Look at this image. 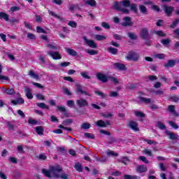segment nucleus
<instances>
[{
	"mask_svg": "<svg viewBox=\"0 0 179 179\" xmlns=\"http://www.w3.org/2000/svg\"><path fill=\"white\" fill-rule=\"evenodd\" d=\"M61 171H62V169H61V166H51L50 170L42 169V173L48 178H51V177L59 178Z\"/></svg>",
	"mask_w": 179,
	"mask_h": 179,
	"instance_id": "obj_1",
	"label": "nucleus"
},
{
	"mask_svg": "<svg viewBox=\"0 0 179 179\" xmlns=\"http://www.w3.org/2000/svg\"><path fill=\"white\" fill-rule=\"evenodd\" d=\"M123 6V7H122ZM131 6V1L129 0H124L118 3L117 2H115L113 5L114 9L116 10H120L122 13H126L129 15V10L125 8H129Z\"/></svg>",
	"mask_w": 179,
	"mask_h": 179,
	"instance_id": "obj_2",
	"label": "nucleus"
},
{
	"mask_svg": "<svg viewBox=\"0 0 179 179\" xmlns=\"http://www.w3.org/2000/svg\"><path fill=\"white\" fill-rule=\"evenodd\" d=\"M126 59L128 61H134V62H137L139 59V55L135 52H129L128 55L126 56Z\"/></svg>",
	"mask_w": 179,
	"mask_h": 179,
	"instance_id": "obj_3",
	"label": "nucleus"
},
{
	"mask_svg": "<svg viewBox=\"0 0 179 179\" xmlns=\"http://www.w3.org/2000/svg\"><path fill=\"white\" fill-rule=\"evenodd\" d=\"M140 37L143 38V40H149V38H150L149 29H148V28H142L140 32Z\"/></svg>",
	"mask_w": 179,
	"mask_h": 179,
	"instance_id": "obj_4",
	"label": "nucleus"
},
{
	"mask_svg": "<svg viewBox=\"0 0 179 179\" xmlns=\"http://www.w3.org/2000/svg\"><path fill=\"white\" fill-rule=\"evenodd\" d=\"M166 135L169 137L171 141H179V136L178 134L171 132L169 130L165 131Z\"/></svg>",
	"mask_w": 179,
	"mask_h": 179,
	"instance_id": "obj_5",
	"label": "nucleus"
},
{
	"mask_svg": "<svg viewBox=\"0 0 179 179\" xmlns=\"http://www.w3.org/2000/svg\"><path fill=\"white\" fill-rule=\"evenodd\" d=\"M96 78L98 80H100L103 83H107V82H108V77H107L104 73H97Z\"/></svg>",
	"mask_w": 179,
	"mask_h": 179,
	"instance_id": "obj_6",
	"label": "nucleus"
},
{
	"mask_svg": "<svg viewBox=\"0 0 179 179\" xmlns=\"http://www.w3.org/2000/svg\"><path fill=\"white\" fill-rule=\"evenodd\" d=\"M83 38L86 44H87L88 47H90V48H97V43L94 41L87 39L86 36H83Z\"/></svg>",
	"mask_w": 179,
	"mask_h": 179,
	"instance_id": "obj_7",
	"label": "nucleus"
},
{
	"mask_svg": "<svg viewBox=\"0 0 179 179\" xmlns=\"http://www.w3.org/2000/svg\"><path fill=\"white\" fill-rule=\"evenodd\" d=\"M48 55H50L53 59H61L62 58V55H61V53L59 52H48Z\"/></svg>",
	"mask_w": 179,
	"mask_h": 179,
	"instance_id": "obj_8",
	"label": "nucleus"
},
{
	"mask_svg": "<svg viewBox=\"0 0 179 179\" xmlns=\"http://www.w3.org/2000/svg\"><path fill=\"white\" fill-rule=\"evenodd\" d=\"M95 124H96V126L99 127L100 128H106V127H108V125H111L109 120H98L95 122Z\"/></svg>",
	"mask_w": 179,
	"mask_h": 179,
	"instance_id": "obj_9",
	"label": "nucleus"
},
{
	"mask_svg": "<svg viewBox=\"0 0 179 179\" xmlns=\"http://www.w3.org/2000/svg\"><path fill=\"white\" fill-rule=\"evenodd\" d=\"M131 18L130 17H124L123 18V22L122 23V26L124 27H128L129 26H132L134 23L132 22Z\"/></svg>",
	"mask_w": 179,
	"mask_h": 179,
	"instance_id": "obj_10",
	"label": "nucleus"
},
{
	"mask_svg": "<svg viewBox=\"0 0 179 179\" xmlns=\"http://www.w3.org/2000/svg\"><path fill=\"white\" fill-rule=\"evenodd\" d=\"M128 127L136 132L139 131V127H138V123L136 122L130 121L128 124Z\"/></svg>",
	"mask_w": 179,
	"mask_h": 179,
	"instance_id": "obj_11",
	"label": "nucleus"
},
{
	"mask_svg": "<svg viewBox=\"0 0 179 179\" xmlns=\"http://www.w3.org/2000/svg\"><path fill=\"white\" fill-rule=\"evenodd\" d=\"M76 87L77 89L78 93H80L81 94H85V96H92V94L87 93L86 91H83L82 88V85L79 83H76Z\"/></svg>",
	"mask_w": 179,
	"mask_h": 179,
	"instance_id": "obj_12",
	"label": "nucleus"
},
{
	"mask_svg": "<svg viewBox=\"0 0 179 179\" xmlns=\"http://www.w3.org/2000/svg\"><path fill=\"white\" fill-rule=\"evenodd\" d=\"M76 104L78 107H87L89 106V103H87V101L80 99L76 101Z\"/></svg>",
	"mask_w": 179,
	"mask_h": 179,
	"instance_id": "obj_13",
	"label": "nucleus"
},
{
	"mask_svg": "<svg viewBox=\"0 0 179 179\" xmlns=\"http://www.w3.org/2000/svg\"><path fill=\"white\" fill-rule=\"evenodd\" d=\"M164 10L167 16H171V13H173V10L174 8L171 6H168L167 5L164 6Z\"/></svg>",
	"mask_w": 179,
	"mask_h": 179,
	"instance_id": "obj_14",
	"label": "nucleus"
},
{
	"mask_svg": "<svg viewBox=\"0 0 179 179\" xmlns=\"http://www.w3.org/2000/svg\"><path fill=\"white\" fill-rule=\"evenodd\" d=\"M168 111L171 113L175 117H178V113L176 111V106L174 105L168 106Z\"/></svg>",
	"mask_w": 179,
	"mask_h": 179,
	"instance_id": "obj_15",
	"label": "nucleus"
},
{
	"mask_svg": "<svg viewBox=\"0 0 179 179\" xmlns=\"http://www.w3.org/2000/svg\"><path fill=\"white\" fill-rule=\"evenodd\" d=\"M113 66L114 68H115V69H120V71H127V67L125 66V64L115 63L113 64Z\"/></svg>",
	"mask_w": 179,
	"mask_h": 179,
	"instance_id": "obj_16",
	"label": "nucleus"
},
{
	"mask_svg": "<svg viewBox=\"0 0 179 179\" xmlns=\"http://www.w3.org/2000/svg\"><path fill=\"white\" fill-rule=\"evenodd\" d=\"M148 171V167L145 165H138L136 168L137 173H146Z\"/></svg>",
	"mask_w": 179,
	"mask_h": 179,
	"instance_id": "obj_17",
	"label": "nucleus"
},
{
	"mask_svg": "<svg viewBox=\"0 0 179 179\" xmlns=\"http://www.w3.org/2000/svg\"><path fill=\"white\" fill-rule=\"evenodd\" d=\"M138 99L141 103H145V104H152V103H155L152 99L143 96H139Z\"/></svg>",
	"mask_w": 179,
	"mask_h": 179,
	"instance_id": "obj_18",
	"label": "nucleus"
},
{
	"mask_svg": "<svg viewBox=\"0 0 179 179\" xmlns=\"http://www.w3.org/2000/svg\"><path fill=\"white\" fill-rule=\"evenodd\" d=\"M176 66V60L169 59L168 62L164 64V68H173Z\"/></svg>",
	"mask_w": 179,
	"mask_h": 179,
	"instance_id": "obj_19",
	"label": "nucleus"
},
{
	"mask_svg": "<svg viewBox=\"0 0 179 179\" xmlns=\"http://www.w3.org/2000/svg\"><path fill=\"white\" fill-rule=\"evenodd\" d=\"M11 103L14 106H17V104H23L24 103V99L19 98L17 101L11 100Z\"/></svg>",
	"mask_w": 179,
	"mask_h": 179,
	"instance_id": "obj_20",
	"label": "nucleus"
},
{
	"mask_svg": "<svg viewBox=\"0 0 179 179\" xmlns=\"http://www.w3.org/2000/svg\"><path fill=\"white\" fill-rule=\"evenodd\" d=\"M25 94L27 99H29V100H31V99H33V94H31V90H30V88L25 89Z\"/></svg>",
	"mask_w": 179,
	"mask_h": 179,
	"instance_id": "obj_21",
	"label": "nucleus"
},
{
	"mask_svg": "<svg viewBox=\"0 0 179 179\" xmlns=\"http://www.w3.org/2000/svg\"><path fill=\"white\" fill-rule=\"evenodd\" d=\"M107 51H108V52L110 54H113V55H117V54H118V49L113 47L108 48Z\"/></svg>",
	"mask_w": 179,
	"mask_h": 179,
	"instance_id": "obj_22",
	"label": "nucleus"
},
{
	"mask_svg": "<svg viewBox=\"0 0 179 179\" xmlns=\"http://www.w3.org/2000/svg\"><path fill=\"white\" fill-rule=\"evenodd\" d=\"M66 51L67 54H69V55H72L73 57H76V55H78V52L73 50V49L66 48Z\"/></svg>",
	"mask_w": 179,
	"mask_h": 179,
	"instance_id": "obj_23",
	"label": "nucleus"
},
{
	"mask_svg": "<svg viewBox=\"0 0 179 179\" xmlns=\"http://www.w3.org/2000/svg\"><path fill=\"white\" fill-rule=\"evenodd\" d=\"M7 128H8L10 131H15L16 126H15V124L12 122H7Z\"/></svg>",
	"mask_w": 179,
	"mask_h": 179,
	"instance_id": "obj_24",
	"label": "nucleus"
},
{
	"mask_svg": "<svg viewBox=\"0 0 179 179\" xmlns=\"http://www.w3.org/2000/svg\"><path fill=\"white\" fill-rule=\"evenodd\" d=\"M74 168L79 173H82V171H83V167H82V164L79 162L76 163Z\"/></svg>",
	"mask_w": 179,
	"mask_h": 179,
	"instance_id": "obj_25",
	"label": "nucleus"
},
{
	"mask_svg": "<svg viewBox=\"0 0 179 179\" xmlns=\"http://www.w3.org/2000/svg\"><path fill=\"white\" fill-rule=\"evenodd\" d=\"M139 10L141 13H143V15H148V8L143 5L139 6Z\"/></svg>",
	"mask_w": 179,
	"mask_h": 179,
	"instance_id": "obj_26",
	"label": "nucleus"
},
{
	"mask_svg": "<svg viewBox=\"0 0 179 179\" xmlns=\"http://www.w3.org/2000/svg\"><path fill=\"white\" fill-rule=\"evenodd\" d=\"M36 132L38 134V135H43L44 129L41 126H38L36 127Z\"/></svg>",
	"mask_w": 179,
	"mask_h": 179,
	"instance_id": "obj_27",
	"label": "nucleus"
},
{
	"mask_svg": "<svg viewBox=\"0 0 179 179\" xmlns=\"http://www.w3.org/2000/svg\"><path fill=\"white\" fill-rule=\"evenodd\" d=\"M129 8H130V10H131L134 13H138V6L136 3H131Z\"/></svg>",
	"mask_w": 179,
	"mask_h": 179,
	"instance_id": "obj_28",
	"label": "nucleus"
},
{
	"mask_svg": "<svg viewBox=\"0 0 179 179\" xmlns=\"http://www.w3.org/2000/svg\"><path fill=\"white\" fill-rule=\"evenodd\" d=\"M154 34H156L158 37H166L167 36L163 31H154Z\"/></svg>",
	"mask_w": 179,
	"mask_h": 179,
	"instance_id": "obj_29",
	"label": "nucleus"
},
{
	"mask_svg": "<svg viewBox=\"0 0 179 179\" xmlns=\"http://www.w3.org/2000/svg\"><path fill=\"white\" fill-rule=\"evenodd\" d=\"M28 75H29L31 78H33V79H38L39 78L38 75L36 74L33 70L29 71Z\"/></svg>",
	"mask_w": 179,
	"mask_h": 179,
	"instance_id": "obj_30",
	"label": "nucleus"
},
{
	"mask_svg": "<svg viewBox=\"0 0 179 179\" xmlns=\"http://www.w3.org/2000/svg\"><path fill=\"white\" fill-rule=\"evenodd\" d=\"M0 19H4L6 22H8V20H9V15L1 12L0 13Z\"/></svg>",
	"mask_w": 179,
	"mask_h": 179,
	"instance_id": "obj_31",
	"label": "nucleus"
},
{
	"mask_svg": "<svg viewBox=\"0 0 179 179\" xmlns=\"http://www.w3.org/2000/svg\"><path fill=\"white\" fill-rule=\"evenodd\" d=\"M3 93H6V94H10V95H12V94H15V90L13 89V88H10V89H3Z\"/></svg>",
	"mask_w": 179,
	"mask_h": 179,
	"instance_id": "obj_32",
	"label": "nucleus"
},
{
	"mask_svg": "<svg viewBox=\"0 0 179 179\" xmlns=\"http://www.w3.org/2000/svg\"><path fill=\"white\" fill-rule=\"evenodd\" d=\"M46 47H48V48H50V50H58V47L57 45H55V44L54 43H48L46 45Z\"/></svg>",
	"mask_w": 179,
	"mask_h": 179,
	"instance_id": "obj_33",
	"label": "nucleus"
},
{
	"mask_svg": "<svg viewBox=\"0 0 179 179\" xmlns=\"http://www.w3.org/2000/svg\"><path fill=\"white\" fill-rule=\"evenodd\" d=\"M124 179H141V177L138 176L124 175Z\"/></svg>",
	"mask_w": 179,
	"mask_h": 179,
	"instance_id": "obj_34",
	"label": "nucleus"
},
{
	"mask_svg": "<svg viewBox=\"0 0 179 179\" xmlns=\"http://www.w3.org/2000/svg\"><path fill=\"white\" fill-rule=\"evenodd\" d=\"M127 36L131 40H136L138 38V36L134 32H129Z\"/></svg>",
	"mask_w": 179,
	"mask_h": 179,
	"instance_id": "obj_35",
	"label": "nucleus"
},
{
	"mask_svg": "<svg viewBox=\"0 0 179 179\" xmlns=\"http://www.w3.org/2000/svg\"><path fill=\"white\" fill-rule=\"evenodd\" d=\"M67 24L73 29H76V27H78V23H76L75 21H69Z\"/></svg>",
	"mask_w": 179,
	"mask_h": 179,
	"instance_id": "obj_36",
	"label": "nucleus"
},
{
	"mask_svg": "<svg viewBox=\"0 0 179 179\" xmlns=\"http://www.w3.org/2000/svg\"><path fill=\"white\" fill-rule=\"evenodd\" d=\"M95 38L98 41H103L106 40L107 38L103 35H95Z\"/></svg>",
	"mask_w": 179,
	"mask_h": 179,
	"instance_id": "obj_37",
	"label": "nucleus"
},
{
	"mask_svg": "<svg viewBox=\"0 0 179 179\" xmlns=\"http://www.w3.org/2000/svg\"><path fill=\"white\" fill-rule=\"evenodd\" d=\"M171 101H173V103H179V96L177 95H173L170 97Z\"/></svg>",
	"mask_w": 179,
	"mask_h": 179,
	"instance_id": "obj_38",
	"label": "nucleus"
},
{
	"mask_svg": "<svg viewBox=\"0 0 179 179\" xmlns=\"http://www.w3.org/2000/svg\"><path fill=\"white\" fill-rule=\"evenodd\" d=\"M101 117H103V118H113V115L111 113H101Z\"/></svg>",
	"mask_w": 179,
	"mask_h": 179,
	"instance_id": "obj_39",
	"label": "nucleus"
},
{
	"mask_svg": "<svg viewBox=\"0 0 179 179\" xmlns=\"http://www.w3.org/2000/svg\"><path fill=\"white\" fill-rule=\"evenodd\" d=\"M94 93L98 96H100L101 99H106V97L108 96L106 94H104L100 91H95Z\"/></svg>",
	"mask_w": 179,
	"mask_h": 179,
	"instance_id": "obj_40",
	"label": "nucleus"
},
{
	"mask_svg": "<svg viewBox=\"0 0 179 179\" xmlns=\"http://www.w3.org/2000/svg\"><path fill=\"white\" fill-rule=\"evenodd\" d=\"M157 127L158 128H159V129H162V131H164V129H166V125H164V124L162 123V122H157Z\"/></svg>",
	"mask_w": 179,
	"mask_h": 179,
	"instance_id": "obj_41",
	"label": "nucleus"
},
{
	"mask_svg": "<svg viewBox=\"0 0 179 179\" xmlns=\"http://www.w3.org/2000/svg\"><path fill=\"white\" fill-rule=\"evenodd\" d=\"M85 3L86 5H90V6H96V1L94 0H87Z\"/></svg>",
	"mask_w": 179,
	"mask_h": 179,
	"instance_id": "obj_42",
	"label": "nucleus"
},
{
	"mask_svg": "<svg viewBox=\"0 0 179 179\" xmlns=\"http://www.w3.org/2000/svg\"><path fill=\"white\" fill-rule=\"evenodd\" d=\"M162 44H163V45H169V43H171V41L170 40V38H167L166 39H162L161 41Z\"/></svg>",
	"mask_w": 179,
	"mask_h": 179,
	"instance_id": "obj_43",
	"label": "nucleus"
},
{
	"mask_svg": "<svg viewBox=\"0 0 179 179\" xmlns=\"http://www.w3.org/2000/svg\"><path fill=\"white\" fill-rule=\"evenodd\" d=\"M38 107L40 108H46V110H50V107L44 103H39L37 104Z\"/></svg>",
	"mask_w": 179,
	"mask_h": 179,
	"instance_id": "obj_44",
	"label": "nucleus"
},
{
	"mask_svg": "<svg viewBox=\"0 0 179 179\" xmlns=\"http://www.w3.org/2000/svg\"><path fill=\"white\" fill-rule=\"evenodd\" d=\"M80 75H81V76H83V78H84V79H91L92 78V77H90L89 76V73H87V72H82V73H80Z\"/></svg>",
	"mask_w": 179,
	"mask_h": 179,
	"instance_id": "obj_45",
	"label": "nucleus"
},
{
	"mask_svg": "<svg viewBox=\"0 0 179 179\" xmlns=\"http://www.w3.org/2000/svg\"><path fill=\"white\" fill-rule=\"evenodd\" d=\"M17 150L18 153H21L22 155H23V153H24V149H23L22 145H18L17 147Z\"/></svg>",
	"mask_w": 179,
	"mask_h": 179,
	"instance_id": "obj_46",
	"label": "nucleus"
},
{
	"mask_svg": "<svg viewBox=\"0 0 179 179\" xmlns=\"http://www.w3.org/2000/svg\"><path fill=\"white\" fill-rule=\"evenodd\" d=\"M57 108L58 111H60L61 113H66V108H65V106H57Z\"/></svg>",
	"mask_w": 179,
	"mask_h": 179,
	"instance_id": "obj_47",
	"label": "nucleus"
},
{
	"mask_svg": "<svg viewBox=\"0 0 179 179\" xmlns=\"http://www.w3.org/2000/svg\"><path fill=\"white\" fill-rule=\"evenodd\" d=\"M84 136L88 139H94V134L90 133H85Z\"/></svg>",
	"mask_w": 179,
	"mask_h": 179,
	"instance_id": "obj_48",
	"label": "nucleus"
},
{
	"mask_svg": "<svg viewBox=\"0 0 179 179\" xmlns=\"http://www.w3.org/2000/svg\"><path fill=\"white\" fill-rule=\"evenodd\" d=\"M168 123L172 127V128H174V129H178V126L176 124L174 121H169L168 122Z\"/></svg>",
	"mask_w": 179,
	"mask_h": 179,
	"instance_id": "obj_49",
	"label": "nucleus"
},
{
	"mask_svg": "<svg viewBox=\"0 0 179 179\" xmlns=\"http://www.w3.org/2000/svg\"><path fill=\"white\" fill-rule=\"evenodd\" d=\"M127 89H129V90H134V89H136V84H129L127 86Z\"/></svg>",
	"mask_w": 179,
	"mask_h": 179,
	"instance_id": "obj_50",
	"label": "nucleus"
},
{
	"mask_svg": "<svg viewBox=\"0 0 179 179\" xmlns=\"http://www.w3.org/2000/svg\"><path fill=\"white\" fill-rule=\"evenodd\" d=\"M63 92L64 93V94H66L67 96L72 95V93L71 92V91H69V89H68L67 87H63Z\"/></svg>",
	"mask_w": 179,
	"mask_h": 179,
	"instance_id": "obj_51",
	"label": "nucleus"
},
{
	"mask_svg": "<svg viewBox=\"0 0 179 179\" xmlns=\"http://www.w3.org/2000/svg\"><path fill=\"white\" fill-rule=\"evenodd\" d=\"M18 10H20V7L19 6H13L10 8V12H13V13Z\"/></svg>",
	"mask_w": 179,
	"mask_h": 179,
	"instance_id": "obj_52",
	"label": "nucleus"
},
{
	"mask_svg": "<svg viewBox=\"0 0 179 179\" xmlns=\"http://www.w3.org/2000/svg\"><path fill=\"white\" fill-rule=\"evenodd\" d=\"M85 51H86V52H87V54H90V55H97V54H98L97 50H86Z\"/></svg>",
	"mask_w": 179,
	"mask_h": 179,
	"instance_id": "obj_53",
	"label": "nucleus"
},
{
	"mask_svg": "<svg viewBox=\"0 0 179 179\" xmlns=\"http://www.w3.org/2000/svg\"><path fill=\"white\" fill-rule=\"evenodd\" d=\"M178 22H179V19H176L175 21H173L171 24V29H176V26L178 24Z\"/></svg>",
	"mask_w": 179,
	"mask_h": 179,
	"instance_id": "obj_54",
	"label": "nucleus"
},
{
	"mask_svg": "<svg viewBox=\"0 0 179 179\" xmlns=\"http://www.w3.org/2000/svg\"><path fill=\"white\" fill-rule=\"evenodd\" d=\"M143 153L144 155H148V156H153L150 150L145 149L143 150Z\"/></svg>",
	"mask_w": 179,
	"mask_h": 179,
	"instance_id": "obj_55",
	"label": "nucleus"
},
{
	"mask_svg": "<svg viewBox=\"0 0 179 179\" xmlns=\"http://www.w3.org/2000/svg\"><path fill=\"white\" fill-rule=\"evenodd\" d=\"M8 160L10 162V163H13L14 164L17 163V159H16L15 157H10Z\"/></svg>",
	"mask_w": 179,
	"mask_h": 179,
	"instance_id": "obj_56",
	"label": "nucleus"
},
{
	"mask_svg": "<svg viewBox=\"0 0 179 179\" xmlns=\"http://www.w3.org/2000/svg\"><path fill=\"white\" fill-rule=\"evenodd\" d=\"M27 38H29V40H36V35L31 33H27Z\"/></svg>",
	"mask_w": 179,
	"mask_h": 179,
	"instance_id": "obj_57",
	"label": "nucleus"
},
{
	"mask_svg": "<svg viewBox=\"0 0 179 179\" xmlns=\"http://www.w3.org/2000/svg\"><path fill=\"white\" fill-rule=\"evenodd\" d=\"M81 128H83V129H89V128H90V124L83 123L81 126Z\"/></svg>",
	"mask_w": 179,
	"mask_h": 179,
	"instance_id": "obj_58",
	"label": "nucleus"
},
{
	"mask_svg": "<svg viewBox=\"0 0 179 179\" xmlns=\"http://www.w3.org/2000/svg\"><path fill=\"white\" fill-rule=\"evenodd\" d=\"M36 31L37 33H47V31H45V30H44V29L41 28V27H36Z\"/></svg>",
	"mask_w": 179,
	"mask_h": 179,
	"instance_id": "obj_59",
	"label": "nucleus"
},
{
	"mask_svg": "<svg viewBox=\"0 0 179 179\" xmlns=\"http://www.w3.org/2000/svg\"><path fill=\"white\" fill-rule=\"evenodd\" d=\"M67 106L69 107H75V102L72 100L67 101Z\"/></svg>",
	"mask_w": 179,
	"mask_h": 179,
	"instance_id": "obj_60",
	"label": "nucleus"
},
{
	"mask_svg": "<svg viewBox=\"0 0 179 179\" xmlns=\"http://www.w3.org/2000/svg\"><path fill=\"white\" fill-rule=\"evenodd\" d=\"M135 115H136V117H140L141 118L145 117V115L143 114V113L140 112V111H138V112H135Z\"/></svg>",
	"mask_w": 179,
	"mask_h": 179,
	"instance_id": "obj_61",
	"label": "nucleus"
},
{
	"mask_svg": "<svg viewBox=\"0 0 179 179\" xmlns=\"http://www.w3.org/2000/svg\"><path fill=\"white\" fill-rule=\"evenodd\" d=\"M109 79H110L113 83H115V85H117V83H120V82L118 81V78H115V77H109Z\"/></svg>",
	"mask_w": 179,
	"mask_h": 179,
	"instance_id": "obj_62",
	"label": "nucleus"
},
{
	"mask_svg": "<svg viewBox=\"0 0 179 179\" xmlns=\"http://www.w3.org/2000/svg\"><path fill=\"white\" fill-rule=\"evenodd\" d=\"M71 124H72V120L71 119H67L63 122V125H69Z\"/></svg>",
	"mask_w": 179,
	"mask_h": 179,
	"instance_id": "obj_63",
	"label": "nucleus"
},
{
	"mask_svg": "<svg viewBox=\"0 0 179 179\" xmlns=\"http://www.w3.org/2000/svg\"><path fill=\"white\" fill-rule=\"evenodd\" d=\"M101 26H102V27H103L104 29H110V24H108V23H107V22H102V23H101Z\"/></svg>",
	"mask_w": 179,
	"mask_h": 179,
	"instance_id": "obj_64",
	"label": "nucleus"
}]
</instances>
